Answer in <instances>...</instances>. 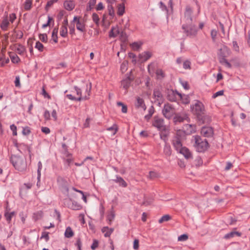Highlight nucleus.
Instances as JSON below:
<instances>
[{
    "mask_svg": "<svg viewBox=\"0 0 250 250\" xmlns=\"http://www.w3.org/2000/svg\"><path fill=\"white\" fill-rule=\"evenodd\" d=\"M192 111L196 115L198 120L200 123L204 124L208 120V116L205 114V107L202 102L197 101L192 105Z\"/></svg>",
    "mask_w": 250,
    "mask_h": 250,
    "instance_id": "f257e3e1",
    "label": "nucleus"
},
{
    "mask_svg": "<svg viewBox=\"0 0 250 250\" xmlns=\"http://www.w3.org/2000/svg\"><path fill=\"white\" fill-rule=\"evenodd\" d=\"M192 142L196 151L199 152L206 151L209 147L208 141L198 135L192 137Z\"/></svg>",
    "mask_w": 250,
    "mask_h": 250,
    "instance_id": "f03ea898",
    "label": "nucleus"
},
{
    "mask_svg": "<svg viewBox=\"0 0 250 250\" xmlns=\"http://www.w3.org/2000/svg\"><path fill=\"white\" fill-rule=\"evenodd\" d=\"M157 129L160 131V136L161 139L164 141L165 143L168 140L169 134V129L168 126L164 125V120L157 118Z\"/></svg>",
    "mask_w": 250,
    "mask_h": 250,
    "instance_id": "7ed1b4c3",
    "label": "nucleus"
},
{
    "mask_svg": "<svg viewBox=\"0 0 250 250\" xmlns=\"http://www.w3.org/2000/svg\"><path fill=\"white\" fill-rule=\"evenodd\" d=\"M11 161L16 169L19 171H23L26 168L25 159L17 155H12Z\"/></svg>",
    "mask_w": 250,
    "mask_h": 250,
    "instance_id": "20e7f679",
    "label": "nucleus"
},
{
    "mask_svg": "<svg viewBox=\"0 0 250 250\" xmlns=\"http://www.w3.org/2000/svg\"><path fill=\"white\" fill-rule=\"evenodd\" d=\"M74 90L75 91L74 92L76 94L77 96H76L75 94H67L66 95V97L69 99L76 101H81L82 99L87 100L89 98L90 96L91 84H90L89 86L87 85L86 86V92L87 93V95H85L83 98L82 97V91L80 89L77 88V87H75Z\"/></svg>",
    "mask_w": 250,
    "mask_h": 250,
    "instance_id": "39448f33",
    "label": "nucleus"
},
{
    "mask_svg": "<svg viewBox=\"0 0 250 250\" xmlns=\"http://www.w3.org/2000/svg\"><path fill=\"white\" fill-rule=\"evenodd\" d=\"M183 33L186 36L190 38L195 37L197 34L198 29L195 25L191 23H185L182 25Z\"/></svg>",
    "mask_w": 250,
    "mask_h": 250,
    "instance_id": "423d86ee",
    "label": "nucleus"
},
{
    "mask_svg": "<svg viewBox=\"0 0 250 250\" xmlns=\"http://www.w3.org/2000/svg\"><path fill=\"white\" fill-rule=\"evenodd\" d=\"M184 136V131L179 130L176 132L175 135L173 138L172 145L177 151L183 147L182 141Z\"/></svg>",
    "mask_w": 250,
    "mask_h": 250,
    "instance_id": "0eeeda50",
    "label": "nucleus"
},
{
    "mask_svg": "<svg viewBox=\"0 0 250 250\" xmlns=\"http://www.w3.org/2000/svg\"><path fill=\"white\" fill-rule=\"evenodd\" d=\"M175 113V109L171 104L168 103L165 104L162 113L166 118L170 119Z\"/></svg>",
    "mask_w": 250,
    "mask_h": 250,
    "instance_id": "6e6552de",
    "label": "nucleus"
},
{
    "mask_svg": "<svg viewBox=\"0 0 250 250\" xmlns=\"http://www.w3.org/2000/svg\"><path fill=\"white\" fill-rule=\"evenodd\" d=\"M193 10L189 5H187L184 12L183 21L185 23H191L193 21L192 14Z\"/></svg>",
    "mask_w": 250,
    "mask_h": 250,
    "instance_id": "1a4fd4ad",
    "label": "nucleus"
},
{
    "mask_svg": "<svg viewBox=\"0 0 250 250\" xmlns=\"http://www.w3.org/2000/svg\"><path fill=\"white\" fill-rule=\"evenodd\" d=\"M167 98L169 101L176 102L181 100L182 96L181 93H178L177 91L170 90H168Z\"/></svg>",
    "mask_w": 250,
    "mask_h": 250,
    "instance_id": "9d476101",
    "label": "nucleus"
},
{
    "mask_svg": "<svg viewBox=\"0 0 250 250\" xmlns=\"http://www.w3.org/2000/svg\"><path fill=\"white\" fill-rule=\"evenodd\" d=\"M200 133L204 137H212L214 135L213 128L210 126H204L201 128Z\"/></svg>",
    "mask_w": 250,
    "mask_h": 250,
    "instance_id": "9b49d317",
    "label": "nucleus"
},
{
    "mask_svg": "<svg viewBox=\"0 0 250 250\" xmlns=\"http://www.w3.org/2000/svg\"><path fill=\"white\" fill-rule=\"evenodd\" d=\"M73 21L76 22V28L78 30L82 32L85 31V23L80 18L74 17Z\"/></svg>",
    "mask_w": 250,
    "mask_h": 250,
    "instance_id": "f8f14e48",
    "label": "nucleus"
},
{
    "mask_svg": "<svg viewBox=\"0 0 250 250\" xmlns=\"http://www.w3.org/2000/svg\"><path fill=\"white\" fill-rule=\"evenodd\" d=\"M64 204L68 208L73 210H79L81 208V206L77 203H72L70 199H65L64 201Z\"/></svg>",
    "mask_w": 250,
    "mask_h": 250,
    "instance_id": "ddd939ff",
    "label": "nucleus"
},
{
    "mask_svg": "<svg viewBox=\"0 0 250 250\" xmlns=\"http://www.w3.org/2000/svg\"><path fill=\"white\" fill-rule=\"evenodd\" d=\"M63 7L68 11L72 10L75 7L74 0H64Z\"/></svg>",
    "mask_w": 250,
    "mask_h": 250,
    "instance_id": "4468645a",
    "label": "nucleus"
},
{
    "mask_svg": "<svg viewBox=\"0 0 250 250\" xmlns=\"http://www.w3.org/2000/svg\"><path fill=\"white\" fill-rule=\"evenodd\" d=\"M177 152L183 155L185 158H186L187 159H190L192 157V154L191 152L187 147L185 146H184L182 148H181Z\"/></svg>",
    "mask_w": 250,
    "mask_h": 250,
    "instance_id": "2eb2a0df",
    "label": "nucleus"
},
{
    "mask_svg": "<svg viewBox=\"0 0 250 250\" xmlns=\"http://www.w3.org/2000/svg\"><path fill=\"white\" fill-rule=\"evenodd\" d=\"M121 32V30L118 26L113 27L109 33V36L110 38H115L119 35Z\"/></svg>",
    "mask_w": 250,
    "mask_h": 250,
    "instance_id": "dca6fc26",
    "label": "nucleus"
},
{
    "mask_svg": "<svg viewBox=\"0 0 250 250\" xmlns=\"http://www.w3.org/2000/svg\"><path fill=\"white\" fill-rule=\"evenodd\" d=\"M151 57V54L148 52H143L139 55L138 62H144L149 59Z\"/></svg>",
    "mask_w": 250,
    "mask_h": 250,
    "instance_id": "f3484780",
    "label": "nucleus"
},
{
    "mask_svg": "<svg viewBox=\"0 0 250 250\" xmlns=\"http://www.w3.org/2000/svg\"><path fill=\"white\" fill-rule=\"evenodd\" d=\"M9 24L10 22L9 21L8 17L7 15L2 20L1 23H0V27L2 30L6 31L7 30Z\"/></svg>",
    "mask_w": 250,
    "mask_h": 250,
    "instance_id": "a211bd4d",
    "label": "nucleus"
},
{
    "mask_svg": "<svg viewBox=\"0 0 250 250\" xmlns=\"http://www.w3.org/2000/svg\"><path fill=\"white\" fill-rule=\"evenodd\" d=\"M131 80L129 77H126L123 79L121 82V87L125 89L126 91L130 85Z\"/></svg>",
    "mask_w": 250,
    "mask_h": 250,
    "instance_id": "6ab92c4d",
    "label": "nucleus"
},
{
    "mask_svg": "<svg viewBox=\"0 0 250 250\" xmlns=\"http://www.w3.org/2000/svg\"><path fill=\"white\" fill-rule=\"evenodd\" d=\"M135 106L138 108H141L143 110H145L146 108V105L144 104V101L143 99L137 97L136 98V102L135 103Z\"/></svg>",
    "mask_w": 250,
    "mask_h": 250,
    "instance_id": "aec40b11",
    "label": "nucleus"
},
{
    "mask_svg": "<svg viewBox=\"0 0 250 250\" xmlns=\"http://www.w3.org/2000/svg\"><path fill=\"white\" fill-rule=\"evenodd\" d=\"M15 48L16 52L21 55H23L26 51L25 47L21 44H16Z\"/></svg>",
    "mask_w": 250,
    "mask_h": 250,
    "instance_id": "412c9836",
    "label": "nucleus"
},
{
    "mask_svg": "<svg viewBox=\"0 0 250 250\" xmlns=\"http://www.w3.org/2000/svg\"><path fill=\"white\" fill-rule=\"evenodd\" d=\"M113 230V229L109 228L107 227H104L102 229V232L104 233V236L106 237H109Z\"/></svg>",
    "mask_w": 250,
    "mask_h": 250,
    "instance_id": "4be33fe9",
    "label": "nucleus"
},
{
    "mask_svg": "<svg viewBox=\"0 0 250 250\" xmlns=\"http://www.w3.org/2000/svg\"><path fill=\"white\" fill-rule=\"evenodd\" d=\"M241 233L238 231H231L229 233L225 234L224 238L226 239H228L234 237L235 235L240 237L241 236Z\"/></svg>",
    "mask_w": 250,
    "mask_h": 250,
    "instance_id": "5701e85b",
    "label": "nucleus"
},
{
    "mask_svg": "<svg viewBox=\"0 0 250 250\" xmlns=\"http://www.w3.org/2000/svg\"><path fill=\"white\" fill-rule=\"evenodd\" d=\"M143 45V42L141 41L134 42L130 44V46L133 50H138L141 46Z\"/></svg>",
    "mask_w": 250,
    "mask_h": 250,
    "instance_id": "b1692460",
    "label": "nucleus"
},
{
    "mask_svg": "<svg viewBox=\"0 0 250 250\" xmlns=\"http://www.w3.org/2000/svg\"><path fill=\"white\" fill-rule=\"evenodd\" d=\"M171 219V216L169 214H165L159 219L158 222L160 224H162L164 222H167L170 220Z\"/></svg>",
    "mask_w": 250,
    "mask_h": 250,
    "instance_id": "393cba45",
    "label": "nucleus"
},
{
    "mask_svg": "<svg viewBox=\"0 0 250 250\" xmlns=\"http://www.w3.org/2000/svg\"><path fill=\"white\" fill-rule=\"evenodd\" d=\"M117 8V14L120 16H122L124 14L125 11V6L124 4H119L118 5Z\"/></svg>",
    "mask_w": 250,
    "mask_h": 250,
    "instance_id": "a878e982",
    "label": "nucleus"
},
{
    "mask_svg": "<svg viewBox=\"0 0 250 250\" xmlns=\"http://www.w3.org/2000/svg\"><path fill=\"white\" fill-rule=\"evenodd\" d=\"M67 27L62 25L60 31V35L62 37L65 38L67 37Z\"/></svg>",
    "mask_w": 250,
    "mask_h": 250,
    "instance_id": "bb28decb",
    "label": "nucleus"
},
{
    "mask_svg": "<svg viewBox=\"0 0 250 250\" xmlns=\"http://www.w3.org/2000/svg\"><path fill=\"white\" fill-rule=\"evenodd\" d=\"M58 28H55L52 33V39L55 43L58 42Z\"/></svg>",
    "mask_w": 250,
    "mask_h": 250,
    "instance_id": "cd10ccee",
    "label": "nucleus"
},
{
    "mask_svg": "<svg viewBox=\"0 0 250 250\" xmlns=\"http://www.w3.org/2000/svg\"><path fill=\"white\" fill-rule=\"evenodd\" d=\"M32 0H26L23 5L24 9L25 10H29L32 7Z\"/></svg>",
    "mask_w": 250,
    "mask_h": 250,
    "instance_id": "c85d7f7f",
    "label": "nucleus"
},
{
    "mask_svg": "<svg viewBox=\"0 0 250 250\" xmlns=\"http://www.w3.org/2000/svg\"><path fill=\"white\" fill-rule=\"evenodd\" d=\"M96 3V0H89L87 4L86 10L87 11H90L92 9Z\"/></svg>",
    "mask_w": 250,
    "mask_h": 250,
    "instance_id": "c756f323",
    "label": "nucleus"
},
{
    "mask_svg": "<svg viewBox=\"0 0 250 250\" xmlns=\"http://www.w3.org/2000/svg\"><path fill=\"white\" fill-rule=\"evenodd\" d=\"M9 56L12 62L14 63H18L20 60L19 57L14 53L10 52L9 53Z\"/></svg>",
    "mask_w": 250,
    "mask_h": 250,
    "instance_id": "7c9ffc66",
    "label": "nucleus"
},
{
    "mask_svg": "<svg viewBox=\"0 0 250 250\" xmlns=\"http://www.w3.org/2000/svg\"><path fill=\"white\" fill-rule=\"evenodd\" d=\"M64 235L67 238L72 237L74 235V232L70 227H67L66 228Z\"/></svg>",
    "mask_w": 250,
    "mask_h": 250,
    "instance_id": "2f4dec72",
    "label": "nucleus"
},
{
    "mask_svg": "<svg viewBox=\"0 0 250 250\" xmlns=\"http://www.w3.org/2000/svg\"><path fill=\"white\" fill-rule=\"evenodd\" d=\"M186 119V117H183L178 114H176L174 117V122L175 123H181L184 122V121Z\"/></svg>",
    "mask_w": 250,
    "mask_h": 250,
    "instance_id": "473e14b6",
    "label": "nucleus"
},
{
    "mask_svg": "<svg viewBox=\"0 0 250 250\" xmlns=\"http://www.w3.org/2000/svg\"><path fill=\"white\" fill-rule=\"evenodd\" d=\"M115 218V213L113 210L110 211L109 214L107 215V219L108 221V223L110 225L112 222L113 221Z\"/></svg>",
    "mask_w": 250,
    "mask_h": 250,
    "instance_id": "72a5a7b5",
    "label": "nucleus"
},
{
    "mask_svg": "<svg viewBox=\"0 0 250 250\" xmlns=\"http://www.w3.org/2000/svg\"><path fill=\"white\" fill-rule=\"evenodd\" d=\"M171 147L169 145H166L164 148V152L165 154L167 156H170L171 154Z\"/></svg>",
    "mask_w": 250,
    "mask_h": 250,
    "instance_id": "f704fd0d",
    "label": "nucleus"
},
{
    "mask_svg": "<svg viewBox=\"0 0 250 250\" xmlns=\"http://www.w3.org/2000/svg\"><path fill=\"white\" fill-rule=\"evenodd\" d=\"M107 130L111 131L113 135H114L118 130V127L117 125L114 124L112 126L108 128Z\"/></svg>",
    "mask_w": 250,
    "mask_h": 250,
    "instance_id": "c9c22d12",
    "label": "nucleus"
},
{
    "mask_svg": "<svg viewBox=\"0 0 250 250\" xmlns=\"http://www.w3.org/2000/svg\"><path fill=\"white\" fill-rule=\"evenodd\" d=\"M166 77V74L162 69H157V79H162Z\"/></svg>",
    "mask_w": 250,
    "mask_h": 250,
    "instance_id": "e433bc0d",
    "label": "nucleus"
},
{
    "mask_svg": "<svg viewBox=\"0 0 250 250\" xmlns=\"http://www.w3.org/2000/svg\"><path fill=\"white\" fill-rule=\"evenodd\" d=\"M116 182L119 184L123 187H126L127 186V184L126 182L124 181V180L121 177H118L117 179L116 180Z\"/></svg>",
    "mask_w": 250,
    "mask_h": 250,
    "instance_id": "4c0bfd02",
    "label": "nucleus"
},
{
    "mask_svg": "<svg viewBox=\"0 0 250 250\" xmlns=\"http://www.w3.org/2000/svg\"><path fill=\"white\" fill-rule=\"evenodd\" d=\"M15 215V212H6L5 213V216L6 217V220L9 223L12 218Z\"/></svg>",
    "mask_w": 250,
    "mask_h": 250,
    "instance_id": "58836bf2",
    "label": "nucleus"
},
{
    "mask_svg": "<svg viewBox=\"0 0 250 250\" xmlns=\"http://www.w3.org/2000/svg\"><path fill=\"white\" fill-rule=\"evenodd\" d=\"M108 11L109 15L113 18L115 16L114 11L112 4H109L108 5Z\"/></svg>",
    "mask_w": 250,
    "mask_h": 250,
    "instance_id": "ea45409f",
    "label": "nucleus"
},
{
    "mask_svg": "<svg viewBox=\"0 0 250 250\" xmlns=\"http://www.w3.org/2000/svg\"><path fill=\"white\" fill-rule=\"evenodd\" d=\"M128 57L130 59H132V62L133 63L136 64L138 62V60H137V57L134 54H133L131 52H130L128 53Z\"/></svg>",
    "mask_w": 250,
    "mask_h": 250,
    "instance_id": "a19ab883",
    "label": "nucleus"
},
{
    "mask_svg": "<svg viewBox=\"0 0 250 250\" xmlns=\"http://www.w3.org/2000/svg\"><path fill=\"white\" fill-rule=\"evenodd\" d=\"M58 0H48L46 5V6H45V10L47 11L49 9V8L50 7H51L54 4V3L57 2L58 1Z\"/></svg>",
    "mask_w": 250,
    "mask_h": 250,
    "instance_id": "79ce46f5",
    "label": "nucleus"
},
{
    "mask_svg": "<svg viewBox=\"0 0 250 250\" xmlns=\"http://www.w3.org/2000/svg\"><path fill=\"white\" fill-rule=\"evenodd\" d=\"M119 36L122 42H125L127 41V36L125 32L121 31Z\"/></svg>",
    "mask_w": 250,
    "mask_h": 250,
    "instance_id": "37998d69",
    "label": "nucleus"
},
{
    "mask_svg": "<svg viewBox=\"0 0 250 250\" xmlns=\"http://www.w3.org/2000/svg\"><path fill=\"white\" fill-rule=\"evenodd\" d=\"M93 21L97 25H99L100 19L98 15L96 13H93L92 16Z\"/></svg>",
    "mask_w": 250,
    "mask_h": 250,
    "instance_id": "c03bdc74",
    "label": "nucleus"
},
{
    "mask_svg": "<svg viewBox=\"0 0 250 250\" xmlns=\"http://www.w3.org/2000/svg\"><path fill=\"white\" fill-rule=\"evenodd\" d=\"M128 62L127 61H124L122 62L121 65V70L122 72H125L127 69Z\"/></svg>",
    "mask_w": 250,
    "mask_h": 250,
    "instance_id": "a18cd8bd",
    "label": "nucleus"
},
{
    "mask_svg": "<svg viewBox=\"0 0 250 250\" xmlns=\"http://www.w3.org/2000/svg\"><path fill=\"white\" fill-rule=\"evenodd\" d=\"M35 48L39 51L42 52L43 50V45L40 42H37L36 43Z\"/></svg>",
    "mask_w": 250,
    "mask_h": 250,
    "instance_id": "49530a36",
    "label": "nucleus"
},
{
    "mask_svg": "<svg viewBox=\"0 0 250 250\" xmlns=\"http://www.w3.org/2000/svg\"><path fill=\"white\" fill-rule=\"evenodd\" d=\"M31 132L30 128L27 126L25 127H23L22 133L23 135L27 136Z\"/></svg>",
    "mask_w": 250,
    "mask_h": 250,
    "instance_id": "de8ad7c7",
    "label": "nucleus"
},
{
    "mask_svg": "<svg viewBox=\"0 0 250 250\" xmlns=\"http://www.w3.org/2000/svg\"><path fill=\"white\" fill-rule=\"evenodd\" d=\"M191 62L188 60L185 61L183 63V68L185 69H190Z\"/></svg>",
    "mask_w": 250,
    "mask_h": 250,
    "instance_id": "09e8293b",
    "label": "nucleus"
},
{
    "mask_svg": "<svg viewBox=\"0 0 250 250\" xmlns=\"http://www.w3.org/2000/svg\"><path fill=\"white\" fill-rule=\"evenodd\" d=\"M52 21L54 22L53 19L52 17H50V16H48L47 22L46 24H43L42 26V27L43 28H45L46 27L50 26V23H51V22Z\"/></svg>",
    "mask_w": 250,
    "mask_h": 250,
    "instance_id": "8fccbe9b",
    "label": "nucleus"
},
{
    "mask_svg": "<svg viewBox=\"0 0 250 250\" xmlns=\"http://www.w3.org/2000/svg\"><path fill=\"white\" fill-rule=\"evenodd\" d=\"M159 5H160V8H161L162 10L165 12V13L167 15L168 9L167 8V7L166 6V5L165 4H164L162 1H161L159 3Z\"/></svg>",
    "mask_w": 250,
    "mask_h": 250,
    "instance_id": "3c124183",
    "label": "nucleus"
},
{
    "mask_svg": "<svg viewBox=\"0 0 250 250\" xmlns=\"http://www.w3.org/2000/svg\"><path fill=\"white\" fill-rule=\"evenodd\" d=\"M117 105L118 106H122V112L125 113L127 112V108L126 105H125L124 104H123L121 102H118L117 103Z\"/></svg>",
    "mask_w": 250,
    "mask_h": 250,
    "instance_id": "603ef678",
    "label": "nucleus"
},
{
    "mask_svg": "<svg viewBox=\"0 0 250 250\" xmlns=\"http://www.w3.org/2000/svg\"><path fill=\"white\" fill-rule=\"evenodd\" d=\"M188 235L186 234H184L179 236L178 238V240L179 241H185L188 240Z\"/></svg>",
    "mask_w": 250,
    "mask_h": 250,
    "instance_id": "864d4df0",
    "label": "nucleus"
},
{
    "mask_svg": "<svg viewBox=\"0 0 250 250\" xmlns=\"http://www.w3.org/2000/svg\"><path fill=\"white\" fill-rule=\"evenodd\" d=\"M42 168V164L41 162L38 163V180H40L41 176V169Z\"/></svg>",
    "mask_w": 250,
    "mask_h": 250,
    "instance_id": "5fc2aeb1",
    "label": "nucleus"
},
{
    "mask_svg": "<svg viewBox=\"0 0 250 250\" xmlns=\"http://www.w3.org/2000/svg\"><path fill=\"white\" fill-rule=\"evenodd\" d=\"M40 40L44 42H46L47 41V36L45 34H40L39 35Z\"/></svg>",
    "mask_w": 250,
    "mask_h": 250,
    "instance_id": "6e6d98bb",
    "label": "nucleus"
},
{
    "mask_svg": "<svg viewBox=\"0 0 250 250\" xmlns=\"http://www.w3.org/2000/svg\"><path fill=\"white\" fill-rule=\"evenodd\" d=\"M43 215V212L41 211H38L37 212L34 213V217L36 220L39 219L41 218Z\"/></svg>",
    "mask_w": 250,
    "mask_h": 250,
    "instance_id": "4d7b16f0",
    "label": "nucleus"
},
{
    "mask_svg": "<svg viewBox=\"0 0 250 250\" xmlns=\"http://www.w3.org/2000/svg\"><path fill=\"white\" fill-rule=\"evenodd\" d=\"M225 56H224L220 60V62L221 63H225L226 65L228 67H231V64L225 58Z\"/></svg>",
    "mask_w": 250,
    "mask_h": 250,
    "instance_id": "13d9d810",
    "label": "nucleus"
},
{
    "mask_svg": "<svg viewBox=\"0 0 250 250\" xmlns=\"http://www.w3.org/2000/svg\"><path fill=\"white\" fill-rule=\"evenodd\" d=\"M99 245V242L98 240L94 239L93 242V244L91 246V248L92 250H95L96 248H98Z\"/></svg>",
    "mask_w": 250,
    "mask_h": 250,
    "instance_id": "bf43d9fd",
    "label": "nucleus"
},
{
    "mask_svg": "<svg viewBox=\"0 0 250 250\" xmlns=\"http://www.w3.org/2000/svg\"><path fill=\"white\" fill-rule=\"evenodd\" d=\"M181 84L185 89L188 90L189 89V86L188 82L185 81H181Z\"/></svg>",
    "mask_w": 250,
    "mask_h": 250,
    "instance_id": "052dcab7",
    "label": "nucleus"
},
{
    "mask_svg": "<svg viewBox=\"0 0 250 250\" xmlns=\"http://www.w3.org/2000/svg\"><path fill=\"white\" fill-rule=\"evenodd\" d=\"M233 48L234 51L238 52L239 51V47L238 45V43L236 41H233L232 42Z\"/></svg>",
    "mask_w": 250,
    "mask_h": 250,
    "instance_id": "680f3d73",
    "label": "nucleus"
},
{
    "mask_svg": "<svg viewBox=\"0 0 250 250\" xmlns=\"http://www.w3.org/2000/svg\"><path fill=\"white\" fill-rule=\"evenodd\" d=\"M49 233L46 231H43L42 232L41 239L44 238L45 239L46 241H47L49 240Z\"/></svg>",
    "mask_w": 250,
    "mask_h": 250,
    "instance_id": "e2e57ef3",
    "label": "nucleus"
},
{
    "mask_svg": "<svg viewBox=\"0 0 250 250\" xmlns=\"http://www.w3.org/2000/svg\"><path fill=\"white\" fill-rule=\"evenodd\" d=\"M104 6L102 2L98 3L97 5L96 6V9L97 11H101L104 9Z\"/></svg>",
    "mask_w": 250,
    "mask_h": 250,
    "instance_id": "0e129e2a",
    "label": "nucleus"
},
{
    "mask_svg": "<svg viewBox=\"0 0 250 250\" xmlns=\"http://www.w3.org/2000/svg\"><path fill=\"white\" fill-rule=\"evenodd\" d=\"M16 15L14 13H12L9 15V17L8 18V20L10 21L11 23H13L14 21L16 19Z\"/></svg>",
    "mask_w": 250,
    "mask_h": 250,
    "instance_id": "69168bd1",
    "label": "nucleus"
},
{
    "mask_svg": "<svg viewBox=\"0 0 250 250\" xmlns=\"http://www.w3.org/2000/svg\"><path fill=\"white\" fill-rule=\"evenodd\" d=\"M139 247V241L138 239H135L133 242V249L134 250H138Z\"/></svg>",
    "mask_w": 250,
    "mask_h": 250,
    "instance_id": "338daca9",
    "label": "nucleus"
},
{
    "mask_svg": "<svg viewBox=\"0 0 250 250\" xmlns=\"http://www.w3.org/2000/svg\"><path fill=\"white\" fill-rule=\"evenodd\" d=\"M10 129L13 131V135L16 136L17 135V127L14 125H10Z\"/></svg>",
    "mask_w": 250,
    "mask_h": 250,
    "instance_id": "774afa93",
    "label": "nucleus"
}]
</instances>
